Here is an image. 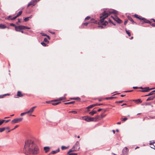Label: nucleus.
Instances as JSON below:
<instances>
[{
	"instance_id": "nucleus-49",
	"label": "nucleus",
	"mask_w": 155,
	"mask_h": 155,
	"mask_svg": "<svg viewBox=\"0 0 155 155\" xmlns=\"http://www.w3.org/2000/svg\"><path fill=\"white\" fill-rule=\"evenodd\" d=\"M88 24V22H85V23H83V25H85V26H87V25Z\"/></svg>"
},
{
	"instance_id": "nucleus-30",
	"label": "nucleus",
	"mask_w": 155,
	"mask_h": 155,
	"mask_svg": "<svg viewBox=\"0 0 155 155\" xmlns=\"http://www.w3.org/2000/svg\"><path fill=\"white\" fill-rule=\"evenodd\" d=\"M22 13V11H19L18 13L17 14V15H16L17 16V17H18V16H20L21 14Z\"/></svg>"
},
{
	"instance_id": "nucleus-20",
	"label": "nucleus",
	"mask_w": 155,
	"mask_h": 155,
	"mask_svg": "<svg viewBox=\"0 0 155 155\" xmlns=\"http://www.w3.org/2000/svg\"><path fill=\"white\" fill-rule=\"evenodd\" d=\"M134 101H135L137 103H141L142 102V101L140 99L134 100Z\"/></svg>"
},
{
	"instance_id": "nucleus-2",
	"label": "nucleus",
	"mask_w": 155,
	"mask_h": 155,
	"mask_svg": "<svg viewBox=\"0 0 155 155\" xmlns=\"http://www.w3.org/2000/svg\"><path fill=\"white\" fill-rule=\"evenodd\" d=\"M111 14H113L115 15H117L118 14V12L116 10L111 9L107 11L104 10L102 13L101 15L100 16L101 18V21L103 22L104 20L107 18L109 15Z\"/></svg>"
},
{
	"instance_id": "nucleus-41",
	"label": "nucleus",
	"mask_w": 155,
	"mask_h": 155,
	"mask_svg": "<svg viewBox=\"0 0 155 155\" xmlns=\"http://www.w3.org/2000/svg\"><path fill=\"white\" fill-rule=\"evenodd\" d=\"M41 44L43 46H46V45H47L46 44H45V42H41Z\"/></svg>"
},
{
	"instance_id": "nucleus-43",
	"label": "nucleus",
	"mask_w": 155,
	"mask_h": 155,
	"mask_svg": "<svg viewBox=\"0 0 155 155\" xmlns=\"http://www.w3.org/2000/svg\"><path fill=\"white\" fill-rule=\"evenodd\" d=\"M11 17H12V16L11 15H9V16H8V18H7V19L8 20H11Z\"/></svg>"
},
{
	"instance_id": "nucleus-53",
	"label": "nucleus",
	"mask_w": 155,
	"mask_h": 155,
	"mask_svg": "<svg viewBox=\"0 0 155 155\" xmlns=\"http://www.w3.org/2000/svg\"><path fill=\"white\" fill-rule=\"evenodd\" d=\"M18 127V125H16L15 127H14V128L12 130H13L15 129V128H16Z\"/></svg>"
},
{
	"instance_id": "nucleus-23",
	"label": "nucleus",
	"mask_w": 155,
	"mask_h": 155,
	"mask_svg": "<svg viewBox=\"0 0 155 155\" xmlns=\"http://www.w3.org/2000/svg\"><path fill=\"white\" fill-rule=\"evenodd\" d=\"M97 112L96 111L93 110L92 111L89 112V114L91 115H93L94 114H96Z\"/></svg>"
},
{
	"instance_id": "nucleus-56",
	"label": "nucleus",
	"mask_w": 155,
	"mask_h": 155,
	"mask_svg": "<svg viewBox=\"0 0 155 155\" xmlns=\"http://www.w3.org/2000/svg\"><path fill=\"white\" fill-rule=\"evenodd\" d=\"M123 101H116V102L118 103H121L123 102Z\"/></svg>"
},
{
	"instance_id": "nucleus-33",
	"label": "nucleus",
	"mask_w": 155,
	"mask_h": 155,
	"mask_svg": "<svg viewBox=\"0 0 155 155\" xmlns=\"http://www.w3.org/2000/svg\"><path fill=\"white\" fill-rule=\"evenodd\" d=\"M126 31L127 34L129 36H130L131 35L130 33V32L127 31L126 29Z\"/></svg>"
},
{
	"instance_id": "nucleus-24",
	"label": "nucleus",
	"mask_w": 155,
	"mask_h": 155,
	"mask_svg": "<svg viewBox=\"0 0 155 155\" xmlns=\"http://www.w3.org/2000/svg\"><path fill=\"white\" fill-rule=\"evenodd\" d=\"M138 19H139V20H143V21H144V20H146V18H143L142 17L140 16H139Z\"/></svg>"
},
{
	"instance_id": "nucleus-64",
	"label": "nucleus",
	"mask_w": 155,
	"mask_h": 155,
	"mask_svg": "<svg viewBox=\"0 0 155 155\" xmlns=\"http://www.w3.org/2000/svg\"><path fill=\"white\" fill-rule=\"evenodd\" d=\"M46 37L48 38V39H49L50 40V37L49 36H48V35H47V36H46Z\"/></svg>"
},
{
	"instance_id": "nucleus-47",
	"label": "nucleus",
	"mask_w": 155,
	"mask_h": 155,
	"mask_svg": "<svg viewBox=\"0 0 155 155\" xmlns=\"http://www.w3.org/2000/svg\"><path fill=\"white\" fill-rule=\"evenodd\" d=\"M44 41L45 42H48L49 41H48L47 39L46 38H45L44 39Z\"/></svg>"
},
{
	"instance_id": "nucleus-25",
	"label": "nucleus",
	"mask_w": 155,
	"mask_h": 155,
	"mask_svg": "<svg viewBox=\"0 0 155 155\" xmlns=\"http://www.w3.org/2000/svg\"><path fill=\"white\" fill-rule=\"evenodd\" d=\"M74 103H75L74 101H71V102H69L65 103H64V104H73Z\"/></svg>"
},
{
	"instance_id": "nucleus-18",
	"label": "nucleus",
	"mask_w": 155,
	"mask_h": 155,
	"mask_svg": "<svg viewBox=\"0 0 155 155\" xmlns=\"http://www.w3.org/2000/svg\"><path fill=\"white\" fill-rule=\"evenodd\" d=\"M7 28L5 25L3 24H0V29H5Z\"/></svg>"
},
{
	"instance_id": "nucleus-60",
	"label": "nucleus",
	"mask_w": 155,
	"mask_h": 155,
	"mask_svg": "<svg viewBox=\"0 0 155 155\" xmlns=\"http://www.w3.org/2000/svg\"><path fill=\"white\" fill-rule=\"evenodd\" d=\"M155 88H154V87L150 88V89L149 88V91L150 90H153V89H154Z\"/></svg>"
},
{
	"instance_id": "nucleus-17",
	"label": "nucleus",
	"mask_w": 155,
	"mask_h": 155,
	"mask_svg": "<svg viewBox=\"0 0 155 155\" xmlns=\"http://www.w3.org/2000/svg\"><path fill=\"white\" fill-rule=\"evenodd\" d=\"M74 151H77V150H75L74 149H72H72H70L69 151V152H68L67 154L69 155V154H70V153H70V152H74Z\"/></svg>"
},
{
	"instance_id": "nucleus-12",
	"label": "nucleus",
	"mask_w": 155,
	"mask_h": 155,
	"mask_svg": "<svg viewBox=\"0 0 155 155\" xmlns=\"http://www.w3.org/2000/svg\"><path fill=\"white\" fill-rule=\"evenodd\" d=\"M140 91L142 92H147L149 91V87H144L143 90Z\"/></svg>"
},
{
	"instance_id": "nucleus-27",
	"label": "nucleus",
	"mask_w": 155,
	"mask_h": 155,
	"mask_svg": "<svg viewBox=\"0 0 155 155\" xmlns=\"http://www.w3.org/2000/svg\"><path fill=\"white\" fill-rule=\"evenodd\" d=\"M143 23H147L149 24H151V22L149 20H147L146 19V20H144L143 21Z\"/></svg>"
},
{
	"instance_id": "nucleus-46",
	"label": "nucleus",
	"mask_w": 155,
	"mask_h": 155,
	"mask_svg": "<svg viewBox=\"0 0 155 155\" xmlns=\"http://www.w3.org/2000/svg\"><path fill=\"white\" fill-rule=\"evenodd\" d=\"M134 16L136 18H139V16L137 15V14H135L134 15Z\"/></svg>"
},
{
	"instance_id": "nucleus-29",
	"label": "nucleus",
	"mask_w": 155,
	"mask_h": 155,
	"mask_svg": "<svg viewBox=\"0 0 155 155\" xmlns=\"http://www.w3.org/2000/svg\"><path fill=\"white\" fill-rule=\"evenodd\" d=\"M90 21L91 22L93 23H96L97 22L96 21H95L94 19L93 18L91 19V20Z\"/></svg>"
},
{
	"instance_id": "nucleus-50",
	"label": "nucleus",
	"mask_w": 155,
	"mask_h": 155,
	"mask_svg": "<svg viewBox=\"0 0 155 155\" xmlns=\"http://www.w3.org/2000/svg\"><path fill=\"white\" fill-rule=\"evenodd\" d=\"M77 153H70L69 155H77Z\"/></svg>"
},
{
	"instance_id": "nucleus-57",
	"label": "nucleus",
	"mask_w": 155,
	"mask_h": 155,
	"mask_svg": "<svg viewBox=\"0 0 155 155\" xmlns=\"http://www.w3.org/2000/svg\"><path fill=\"white\" fill-rule=\"evenodd\" d=\"M151 25L153 27H155V23H152L151 24Z\"/></svg>"
},
{
	"instance_id": "nucleus-61",
	"label": "nucleus",
	"mask_w": 155,
	"mask_h": 155,
	"mask_svg": "<svg viewBox=\"0 0 155 155\" xmlns=\"http://www.w3.org/2000/svg\"><path fill=\"white\" fill-rule=\"evenodd\" d=\"M133 88L134 89H137V88H138V87H133Z\"/></svg>"
},
{
	"instance_id": "nucleus-36",
	"label": "nucleus",
	"mask_w": 155,
	"mask_h": 155,
	"mask_svg": "<svg viewBox=\"0 0 155 155\" xmlns=\"http://www.w3.org/2000/svg\"><path fill=\"white\" fill-rule=\"evenodd\" d=\"M5 120H0V125H1L5 122Z\"/></svg>"
},
{
	"instance_id": "nucleus-5",
	"label": "nucleus",
	"mask_w": 155,
	"mask_h": 155,
	"mask_svg": "<svg viewBox=\"0 0 155 155\" xmlns=\"http://www.w3.org/2000/svg\"><path fill=\"white\" fill-rule=\"evenodd\" d=\"M25 28V26L23 25H19L18 26H15V30L16 31H20V30L24 29Z\"/></svg>"
},
{
	"instance_id": "nucleus-34",
	"label": "nucleus",
	"mask_w": 155,
	"mask_h": 155,
	"mask_svg": "<svg viewBox=\"0 0 155 155\" xmlns=\"http://www.w3.org/2000/svg\"><path fill=\"white\" fill-rule=\"evenodd\" d=\"M69 113H72L75 114H76L77 113V112L76 111H69Z\"/></svg>"
},
{
	"instance_id": "nucleus-44",
	"label": "nucleus",
	"mask_w": 155,
	"mask_h": 155,
	"mask_svg": "<svg viewBox=\"0 0 155 155\" xmlns=\"http://www.w3.org/2000/svg\"><path fill=\"white\" fill-rule=\"evenodd\" d=\"M17 17H17V16L16 15V16H14V17H13L11 19V20H15V19Z\"/></svg>"
},
{
	"instance_id": "nucleus-9",
	"label": "nucleus",
	"mask_w": 155,
	"mask_h": 155,
	"mask_svg": "<svg viewBox=\"0 0 155 155\" xmlns=\"http://www.w3.org/2000/svg\"><path fill=\"white\" fill-rule=\"evenodd\" d=\"M103 104H92L91 105H90V106H88L87 108L88 109H89L92 108L93 107H94V106H99L101 105H102Z\"/></svg>"
},
{
	"instance_id": "nucleus-3",
	"label": "nucleus",
	"mask_w": 155,
	"mask_h": 155,
	"mask_svg": "<svg viewBox=\"0 0 155 155\" xmlns=\"http://www.w3.org/2000/svg\"><path fill=\"white\" fill-rule=\"evenodd\" d=\"M82 119L83 120L88 122L94 121V117H91L88 116L84 117H82Z\"/></svg>"
},
{
	"instance_id": "nucleus-52",
	"label": "nucleus",
	"mask_w": 155,
	"mask_h": 155,
	"mask_svg": "<svg viewBox=\"0 0 155 155\" xmlns=\"http://www.w3.org/2000/svg\"><path fill=\"white\" fill-rule=\"evenodd\" d=\"M90 18V17H89V16H87V17L85 18V20H88Z\"/></svg>"
},
{
	"instance_id": "nucleus-40",
	"label": "nucleus",
	"mask_w": 155,
	"mask_h": 155,
	"mask_svg": "<svg viewBox=\"0 0 155 155\" xmlns=\"http://www.w3.org/2000/svg\"><path fill=\"white\" fill-rule=\"evenodd\" d=\"M61 148L62 150H64L65 149H67V147L64 146H62L61 147Z\"/></svg>"
},
{
	"instance_id": "nucleus-62",
	"label": "nucleus",
	"mask_w": 155,
	"mask_h": 155,
	"mask_svg": "<svg viewBox=\"0 0 155 155\" xmlns=\"http://www.w3.org/2000/svg\"><path fill=\"white\" fill-rule=\"evenodd\" d=\"M138 88L143 89L144 88L143 87H138Z\"/></svg>"
},
{
	"instance_id": "nucleus-51",
	"label": "nucleus",
	"mask_w": 155,
	"mask_h": 155,
	"mask_svg": "<svg viewBox=\"0 0 155 155\" xmlns=\"http://www.w3.org/2000/svg\"><path fill=\"white\" fill-rule=\"evenodd\" d=\"M127 120V118L125 117L123 119L122 121H126Z\"/></svg>"
},
{
	"instance_id": "nucleus-45",
	"label": "nucleus",
	"mask_w": 155,
	"mask_h": 155,
	"mask_svg": "<svg viewBox=\"0 0 155 155\" xmlns=\"http://www.w3.org/2000/svg\"><path fill=\"white\" fill-rule=\"evenodd\" d=\"M10 25L11 26H14V27L15 28V26H16V25H15L14 24H13V23H10Z\"/></svg>"
},
{
	"instance_id": "nucleus-38",
	"label": "nucleus",
	"mask_w": 155,
	"mask_h": 155,
	"mask_svg": "<svg viewBox=\"0 0 155 155\" xmlns=\"http://www.w3.org/2000/svg\"><path fill=\"white\" fill-rule=\"evenodd\" d=\"M114 97H106L105 99L106 100H110V99H111L113 98H114Z\"/></svg>"
},
{
	"instance_id": "nucleus-54",
	"label": "nucleus",
	"mask_w": 155,
	"mask_h": 155,
	"mask_svg": "<svg viewBox=\"0 0 155 155\" xmlns=\"http://www.w3.org/2000/svg\"><path fill=\"white\" fill-rule=\"evenodd\" d=\"M127 21H128L127 20H125L124 21V25H126L127 24Z\"/></svg>"
},
{
	"instance_id": "nucleus-39",
	"label": "nucleus",
	"mask_w": 155,
	"mask_h": 155,
	"mask_svg": "<svg viewBox=\"0 0 155 155\" xmlns=\"http://www.w3.org/2000/svg\"><path fill=\"white\" fill-rule=\"evenodd\" d=\"M29 19L28 17L25 18L24 19V21H27L29 20Z\"/></svg>"
},
{
	"instance_id": "nucleus-42",
	"label": "nucleus",
	"mask_w": 155,
	"mask_h": 155,
	"mask_svg": "<svg viewBox=\"0 0 155 155\" xmlns=\"http://www.w3.org/2000/svg\"><path fill=\"white\" fill-rule=\"evenodd\" d=\"M6 128V129H8V130L7 131H6V132H9L11 130H9V127H5Z\"/></svg>"
},
{
	"instance_id": "nucleus-4",
	"label": "nucleus",
	"mask_w": 155,
	"mask_h": 155,
	"mask_svg": "<svg viewBox=\"0 0 155 155\" xmlns=\"http://www.w3.org/2000/svg\"><path fill=\"white\" fill-rule=\"evenodd\" d=\"M40 0H31L30 2L28 5L27 7H28L31 5H33L35 6L37 2Z\"/></svg>"
},
{
	"instance_id": "nucleus-55",
	"label": "nucleus",
	"mask_w": 155,
	"mask_h": 155,
	"mask_svg": "<svg viewBox=\"0 0 155 155\" xmlns=\"http://www.w3.org/2000/svg\"><path fill=\"white\" fill-rule=\"evenodd\" d=\"M25 28H24V29H30V27H28L25 26Z\"/></svg>"
},
{
	"instance_id": "nucleus-21",
	"label": "nucleus",
	"mask_w": 155,
	"mask_h": 155,
	"mask_svg": "<svg viewBox=\"0 0 155 155\" xmlns=\"http://www.w3.org/2000/svg\"><path fill=\"white\" fill-rule=\"evenodd\" d=\"M128 19H129V20H130V21H131L132 23L134 24V23H136L133 20L132 18L131 17H130V16H128Z\"/></svg>"
},
{
	"instance_id": "nucleus-37",
	"label": "nucleus",
	"mask_w": 155,
	"mask_h": 155,
	"mask_svg": "<svg viewBox=\"0 0 155 155\" xmlns=\"http://www.w3.org/2000/svg\"><path fill=\"white\" fill-rule=\"evenodd\" d=\"M60 103V102H58L57 103H52V105H57Z\"/></svg>"
},
{
	"instance_id": "nucleus-63",
	"label": "nucleus",
	"mask_w": 155,
	"mask_h": 155,
	"mask_svg": "<svg viewBox=\"0 0 155 155\" xmlns=\"http://www.w3.org/2000/svg\"><path fill=\"white\" fill-rule=\"evenodd\" d=\"M103 110V109H99L97 111H98V112H99V111H101V110Z\"/></svg>"
},
{
	"instance_id": "nucleus-35",
	"label": "nucleus",
	"mask_w": 155,
	"mask_h": 155,
	"mask_svg": "<svg viewBox=\"0 0 155 155\" xmlns=\"http://www.w3.org/2000/svg\"><path fill=\"white\" fill-rule=\"evenodd\" d=\"M28 114V111H26V112H23V113H21V116H22L25 114Z\"/></svg>"
},
{
	"instance_id": "nucleus-1",
	"label": "nucleus",
	"mask_w": 155,
	"mask_h": 155,
	"mask_svg": "<svg viewBox=\"0 0 155 155\" xmlns=\"http://www.w3.org/2000/svg\"><path fill=\"white\" fill-rule=\"evenodd\" d=\"M38 148L34 141L28 139L25 141L23 152L26 155L31 154H36L38 153Z\"/></svg>"
},
{
	"instance_id": "nucleus-19",
	"label": "nucleus",
	"mask_w": 155,
	"mask_h": 155,
	"mask_svg": "<svg viewBox=\"0 0 155 155\" xmlns=\"http://www.w3.org/2000/svg\"><path fill=\"white\" fill-rule=\"evenodd\" d=\"M65 99H66V98H65V97L64 96V97H60L59 98L58 100L61 101V100H65ZM58 101V100H54V101Z\"/></svg>"
},
{
	"instance_id": "nucleus-28",
	"label": "nucleus",
	"mask_w": 155,
	"mask_h": 155,
	"mask_svg": "<svg viewBox=\"0 0 155 155\" xmlns=\"http://www.w3.org/2000/svg\"><path fill=\"white\" fill-rule=\"evenodd\" d=\"M71 99H74V100H79V101H80L81 99L79 97H73V98H71Z\"/></svg>"
},
{
	"instance_id": "nucleus-10",
	"label": "nucleus",
	"mask_w": 155,
	"mask_h": 155,
	"mask_svg": "<svg viewBox=\"0 0 155 155\" xmlns=\"http://www.w3.org/2000/svg\"><path fill=\"white\" fill-rule=\"evenodd\" d=\"M59 151H60V149H59V148H58V149H57V150H53V151H52L49 154V155H50V154H55L58 152H59Z\"/></svg>"
},
{
	"instance_id": "nucleus-14",
	"label": "nucleus",
	"mask_w": 155,
	"mask_h": 155,
	"mask_svg": "<svg viewBox=\"0 0 155 155\" xmlns=\"http://www.w3.org/2000/svg\"><path fill=\"white\" fill-rule=\"evenodd\" d=\"M50 147H44V149L46 153H47L50 150Z\"/></svg>"
},
{
	"instance_id": "nucleus-22",
	"label": "nucleus",
	"mask_w": 155,
	"mask_h": 155,
	"mask_svg": "<svg viewBox=\"0 0 155 155\" xmlns=\"http://www.w3.org/2000/svg\"><path fill=\"white\" fill-rule=\"evenodd\" d=\"M100 22L103 25H107L108 24V22L106 21L104 22V20H103V22H101V19L100 20Z\"/></svg>"
},
{
	"instance_id": "nucleus-8",
	"label": "nucleus",
	"mask_w": 155,
	"mask_h": 155,
	"mask_svg": "<svg viewBox=\"0 0 155 155\" xmlns=\"http://www.w3.org/2000/svg\"><path fill=\"white\" fill-rule=\"evenodd\" d=\"M111 17L118 23L119 24L121 23L122 21L117 17L116 16L115 17H114L112 16H111Z\"/></svg>"
},
{
	"instance_id": "nucleus-26",
	"label": "nucleus",
	"mask_w": 155,
	"mask_h": 155,
	"mask_svg": "<svg viewBox=\"0 0 155 155\" xmlns=\"http://www.w3.org/2000/svg\"><path fill=\"white\" fill-rule=\"evenodd\" d=\"M6 129V128L5 127L2 128H0V132H2L4 131Z\"/></svg>"
},
{
	"instance_id": "nucleus-48",
	"label": "nucleus",
	"mask_w": 155,
	"mask_h": 155,
	"mask_svg": "<svg viewBox=\"0 0 155 155\" xmlns=\"http://www.w3.org/2000/svg\"><path fill=\"white\" fill-rule=\"evenodd\" d=\"M41 34L42 36H47V35L46 34L43 33H41Z\"/></svg>"
},
{
	"instance_id": "nucleus-32",
	"label": "nucleus",
	"mask_w": 155,
	"mask_h": 155,
	"mask_svg": "<svg viewBox=\"0 0 155 155\" xmlns=\"http://www.w3.org/2000/svg\"><path fill=\"white\" fill-rule=\"evenodd\" d=\"M99 116L97 115V116H96V117H95V118H94V121H97V119H99Z\"/></svg>"
},
{
	"instance_id": "nucleus-15",
	"label": "nucleus",
	"mask_w": 155,
	"mask_h": 155,
	"mask_svg": "<svg viewBox=\"0 0 155 155\" xmlns=\"http://www.w3.org/2000/svg\"><path fill=\"white\" fill-rule=\"evenodd\" d=\"M155 92V90L152 91L151 92L149 93V94H148L144 96H145V97L148 96H149L153 94H155V93H154Z\"/></svg>"
},
{
	"instance_id": "nucleus-59",
	"label": "nucleus",
	"mask_w": 155,
	"mask_h": 155,
	"mask_svg": "<svg viewBox=\"0 0 155 155\" xmlns=\"http://www.w3.org/2000/svg\"><path fill=\"white\" fill-rule=\"evenodd\" d=\"M153 146H152V147H151L152 148H153V149H155L154 148H155V146L153 145H152Z\"/></svg>"
},
{
	"instance_id": "nucleus-16",
	"label": "nucleus",
	"mask_w": 155,
	"mask_h": 155,
	"mask_svg": "<svg viewBox=\"0 0 155 155\" xmlns=\"http://www.w3.org/2000/svg\"><path fill=\"white\" fill-rule=\"evenodd\" d=\"M17 96L19 97H21L23 96V95L21 94V91H18L17 92Z\"/></svg>"
},
{
	"instance_id": "nucleus-7",
	"label": "nucleus",
	"mask_w": 155,
	"mask_h": 155,
	"mask_svg": "<svg viewBox=\"0 0 155 155\" xmlns=\"http://www.w3.org/2000/svg\"><path fill=\"white\" fill-rule=\"evenodd\" d=\"M23 119V118H17L16 119H15L13 120H12L11 123L12 124H15L17 123H18L21 121Z\"/></svg>"
},
{
	"instance_id": "nucleus-13",
	"label": "nucleus",
	"mask_w": 155,
	"mask_h": 155,
	"mask_svg": "<svg viewBox=\"0 0 155 155\" xmlns=\"http://www.w3.org/2000/svg\"><path fill=\"white\" fill-rule=\"evenodd\" d=\"M155 98V96H151L149 97L146 100L147 101H152L153 100V99Z\"/></svg>"
},
{
	"instance_id": "nucleus-6",
	"label": "nucleus",
	"mask_w": 155,
	"mask_h": 155,
	"mask_svg": "<svg viewBox=\"0 0 155 155\" xmlns=\"http://www.w3.org/2000/svg\"><path fill=\"white\" fill-rule=\"evenodd\" d=\"M80 148L79 143L78 141H77L75 145L73 146L72 149H74L75 150H77V151Z\"/></svg>"
},
{
	"instance_id": "nucleus-31",
	"label": "nucleus",
	"mask_w": 155,
	"mask_h": 155,
	"mask_svg": "<svg viewBox=\"0 0 155 155\" xmlns=\"http://www.w3.org/2000/svg\"><path fill=\"white\" fill-rule=\"evenodd\" d=\"M10 95V94H4L3 95H0V97L1 98H2L3 97V96H6L7 95Z\"/></svg>"
},
{
	"instance_id": "nucleus-11",
	"label": "nucleus",
	"mask_w": 155,
	"mask_h": 155,
	"mask_svg": "<svg viewBox=\"0 0 155 155\" xmlns=\"http://www.w3.org/2000/svg\"><path fill=\"white\" fill-rule=\"evenodd\" d=\"M36 106H34L31 108L28 111V113H32L34 111L35 109L36 108Z\"/></svg>"
},
{
	"instance_id": "nucleus-58",
	"label": "nucleus",
	"mask_w": 155,
	"mask_h": 155,
	"mask_svg": "<svg viewBox=\"0 0 155 155\" xmlns=\"http://www.w3.org/2000/svg\"><path fill=\"white\" fill-rule=\"evenodd\" d=\"M10 120H5V122L6 123H7Z\"/></svg>"
}]
</instances>
